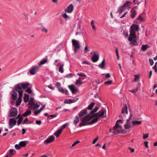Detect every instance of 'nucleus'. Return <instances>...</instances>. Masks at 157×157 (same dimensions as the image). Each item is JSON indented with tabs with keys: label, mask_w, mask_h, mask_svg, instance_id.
I'll use <instances>...</instances> for the list:
<instances>
[{
	"label": "nucleus",
	"mask_w": 157,
	"mask_h": 157,
	"mask_svg": "<svg viewBox=\"0 0 157 157\" xmlns=\"http://www.w3.org/2000/svg\"><path fill=\"white\" fill-rule=\"evenodd\" d=\"M29 84V83H19L15 86V91L18 92L19 95L21 96V95H22V89H25L28 86Z\"/></svg>",
	"instance_id": "f257e3e1"
},
{
	"label": "nucleus",
	"mask_w": 157,
	"mask_h": 157,
	"mask_svg": "<svg viewBox=\"0 0 157 157\" xmlns=\"http://www.w3.org/2000/svg\"><path fill=\"white\" fill-rule=\"evenodd\" d=\"M127 108L128 107L127 105L124 104V106L122 108L121 116L119 117H121L122 118L123 120H124L126 118V116L124 115V113H125V114L126 115L128 113Z\"/></svg>",
	"instance_id": "f03ea898"
},
{
	"label": "nucleus",
	"mask_w": 157,
	"mask_h": 157,
	"mask_svg": "<svg viewBox=\"0 0 157 157\" xmlns=\"http://www.w3.org/2000/svg\"><path fill=\"white\" fill-rule=\"evenodd\" d=\"M72 45L74 47V52L75 53L78 49L80 48V46L78 42L76 40L72 39Z\"/></svg>",
	"instance_id": "7ed1b4c3"
},
{
	"label": "nucleus",
	"mask_w": 157,
	"mask_h": 157,
	"mask_svg": "<svg viewBox=\"0 0 157 157\" xmlns=\"http://www.w3.org/2000/svg\"><path fill=\"white\" fill-rule=\"evenodd\" d=\"M106 111L104 108H102L101 110L98 113L93 114V116L97 117L99 118V117L103 116L104 115L105 113L106 112Z\"/></svg>",
	"instance_id": "20e7f679"
},
{
	"label": "nucleus",
	"mask_w": 157,
	"mask_h": 157,
	"mask_svg": "<svg viewBox=\"0 0 157 157\" xmlns=\"http://www.w3.org/2000/svg\"><path fill=\"white\" fill-rule=\"evenodd\" d=\"M90 114H87L83 117L81 119V121L82 122H87V121H89L91 119H92L93 117L94 116H93V114L91 115Z\"/></svg>",
	"instance_id": "39448f33"
},
{
	"label": "nucleus",
	"mask_w": 157,
	"mask_h": 157,
	"mask_svg": "<svg viewBox=\"0 0 157 157\" xmlns=\"http://www.w3.org/2000/svg\"><path fill=\"white\" fill-rule=\"evenodd\" d=\"M17 114V111L16 108H13L11 110L9 116L10 117H14L16 116Z\"/></svg>",
	"instance_id": "423d86ee"
},
{
	"label": "nucleus",
	"mask_w": 157,
	"mask_h": 157,
	"mask_svg": "<svg viewBox=\"0 0 157 157\" xmlns=\"http://www.w3.org/2000/svg\"><path fill=\"white\" fill-rule=\"evenodd\" d=\"M16 120L15 118H13L10 119L9 122V128H12L13 126L16 125Z\"/></svg>",
	"instance_id": "0eeeda50"
},
{
	"label": "nucleus",
	"mask_w": 157,
	"mask_h": 157,
	"mask_svg": "<svg viewBox=\"0 0 157 157\" xmlns=\"http://www.w3.org/2000/svg\"><path fill=\"white\" fill-rule=\"evenodd\" d=\"M55 140V137L53 135L49 136L44 141V143L48 144L53 142Z\"/></svg>",
	"instance_id": "6e6552de"
},
{
	"label": "nucleus",
	"mask_w": 157,
	"mask_h": 157,
	"mask_svg": "<svg viewBox=\"0 0 157 157\" xmlns=\"http://www.w3.org/2000/svg\"><path fill=\"white\" fill-rule=\"evenodd\" d=\"M132 116V114H130L129 118L127 120V122L126 124L124 125V128L125 129H128L131 127V122L130 121V119Z\"/></svg>",
	"instance_id": "1a4fd4ad"
},
{
	"label": "nucleus",
	"mask_w": 157,
	"mask_h": 157,
	"mask_svg": "<svg viewBox=\"0 0 157 157\" xmlns=\"http://www.w3.org/2000/svg\"><path fill=\"white\" fill-rule=\"evenodd\" d=\"M38 66H36L32 68L29 71L30 74L32 75H35L39 70Z\"/></svg>",
	"instance_id": "9d476101"
},
{
	"label": "nucleus",
	"mask_w": 157,
	"mask_h": 157,
	"mask_svg": "<svg viewBox=\"0 0 157 157\" xmlns=\"http://www.w3.org/2000/svg\"><path fill=\"white\" fill-rule=\"evenodd\" d=\"M136 38V32L135 31L131 30L130 31V36L128 38V40L131 41L133 39V38L135 39Z\"/></svg>",
	"instance_id": "9b49d317"
},
{
	"label": "nucleus",
	"mask_w": 157,
	"mask_h": 157,
	"mask_svg": "<svg viewBox=\"0 0 157 157\" xmlns=\"http://www.w3.org/2000/svg\"><path fill=\"white\" fill-rule=\"evenodd\" d=\"M99 55L97 53L94 52V55L91 57V59L93 62H97L99 59Z\"/></svg>",
	"instance_id": "f8f14e48"
},
{
	"label": "nucleus",
	"mask_w": 157,
	"mask_h": 157,
	"mask_svg": "<svg viewBox=\"0 0 157 157\" xmlns=\"http://www.w3.org/2000/svg\"><path fill=\"white\" fill-rule=\"evenodd\" d=\"M74 10V7L72 4L69 5L67 7V9L65 10V11L68 13H71Z\"/></svg>",
	"instance_id": "ddd939ff"
},
{
	"label": "nucleus",
	"mask_w": 157,
	"mask_h": 157,
	"mask_svg": "<svg viewBox=\"0 0 157 157\" xmlns=\"http://www.w3.org/2000/svg\"><path fill=\"white\" fill-rule=\"evenodd\" d=\"M34 100V98H31L29 99V108L30 109H32L33 108V106L34 105L35 103Z\"/></svg>",
	"instance_id": "4468645a"
},
{
	"label": "nucleus",
	"mask_w": 157,
	"mask_h": 157,
	"mask_svg": "<svg viewBox=\"0 0 157 157\" xmlns=\"http://www.w3.org/2000/svg\"><path fill=\"white\" fill-rule=\"evenodd\" d=\"M68 87L71 91L72 94H74L77 92V90L76 89L75 86L73 85L68 86Z\"/></svg>",
	"instance_id": "2eb2a0df"
},
{
	"label": "nucleus",
	"mask_w": 157,
	"mask_h": 157,
	"mask_svg": "<svg viewBox=\"0 0 157 157\" xmlns=\"http://www.w3.org/2000/svg\"><path fill=\"white\" fill-rule=\"evenodd\" d=\"M135 8L136 7L132 8L131 10V17L132 18H133L137 14L136 11L135 10Z\"/></svg>",
	"instance_id": "dca6fc26"
},
{
	"label": "nucleus",
	"mask_w": 157,
	"mask_h": 157,
	"mask_svg": "<svg viewBox=\"0 0 157 157\" xmlns=\"http://www.w3.org/2000/svg\"><path fill=\"white\" fill-rule=\"evenodd\" d=\"M131 30L135 31L136 32L138 30L139 27L137 25L133 24L131 26Z\"/></svg>",
	"instance_id": "f3484780"
},
{
	"label": "nucleus",
	"mask_w": 157,
	"mask_h": 157,
	"mask_svg": "<svg viewBox=\"0 0 157 157\" xmlns=\"http://www.w3.org/2000/svg\"><path fill=\"white\" fill-rule=\"evenodd\" d=\"M87 113L86 109L81 110L78 113V115L80 117H82Z\"/></svg>",
	"instance_id": "a211bd4d"
},
{
	"label": "nucleus",
	"mask_w": 157,
	"mask_h": 157,
	"mask_svg": "<svg viewBox=\"0 0 157 157\" xmlns=\"http://www.w3.org/2000/svg\"><path fill=\"white\" fill-rule=\"evenodd\" d=\"M78 99V98H77L74 99H69L68 100V102H66V101H67V99L65 100L64 103H65L70 104L71 103H74Z\"/></svg>",
	"instance_id": "6ab92c4d"
},
{
	"label": "nucleus",
	"mask_w": 157,
	"mask_h": 157,
	"mask_svg": "<svg viewBox=\"0 0 157 157\" xmlns=\"http://www.w3.org/2000/svg\"><path fill=\"white\" fill-rule=\"evenodd\" d=\"M19 97L18 98V99L16 101V105L17 106H18L19 105L20 103H21V98L22 97V95H21V96L20 95H19Z\"/></svg>",
	"instance_id": "aec40b11"
},
{
	"label": "nucleus",
	"mask_w": 157,
	"mask_h": 157,
	"mask_svg": "<svg viewBox=\"0 0 157 157\" xmlns=\"http://www.w3.org/2000/svg\"><path fill=\"white\" fill-rule=\"evenodd\" d=\"M12 92L13 94L12 95V98L14 101H15L16 100L17 98V94L14 90H13Z\"/></svg>",
	"instance_id": "412c9836"
},
{
	"label": "nucleus",
	"mask_w": 157,
	"mask_h": 157,
	"mask_svg": "<svg viewBox=\"0 0 157 157\" xmlns=\"http://www.w3.org/2000/svg\"><path fill=\"white\" fill-rule=\"evenodd\" d=\"M126 131L125 130H122L121 131L119 130H115L113 131L112 132L115 134H117L119 133H124L126 132Z\"/></svg>",
	"instance_id": "4be33fe9"
},
{
	"label": "nucleus",
	"mask_w": 157,
	"mask_h": 157,
	"mask_svg": "<svg viewBox=\"0 0 157 157\" xmlns=\"http://www.w3.org/2000/svg\"><path fill=\"white\" fill-rule=\"evenodd\" d=\"M62 130L63 129H62V128H60L54 133V135H55L57 137H58L59 136L60 134L62 132Z\"/></svg>",
	"instance_id": "5701e85b"
},
{
	"label": "nucleus",
	"mask_w": 157,
	"mask_h": 157,
	"mask_svg": "<svg viewBox=\"0 0 157 157\" xmlns=\"http://www.w3.org/2000/svg\"><path fill=\"white\" fill-rule=\"evenodd\" d=\"M105 59H104L101 63L99 64V67L102 69H104L105 68Z\"/></svg>",
	"instance_id": "b1692460"
},
{
	"label": "nucleus",
	"mask_w": 157,
	"mask_h": 157,
	"mask_svg": "<svg viewBox=\"0 0 157 157\" xmlns=\"http://www.w3.org/2000/svg\"><path fill=\"white\" fill-rule=\"evenodd\" d=\"M27 142V141H21L19 143V145L21 147H24L26 146Z\"/></svg>",
	"instance_id": "393cba45"
},
{
	"label": "nucleus",
	"mask_w": 157,
	"mask_h": 157,
	"mask_svg": "<svg viewBox=\"0 0 157 157\" xmlns=\"http://www.w3.org/2000/svg\"><path fill=\"white\" fill-rule=\"evenodd\" d=\"M129 41L130 42V44H132L133 46H135L137 44V42L136 41V38L135 39L133 38L132 40Z\"/></svg>",
	"instance_id": "a878e982"
},
{
	"label": "nucleus",
	"mask_w": 157,
	"mask_h": 157,
	"mask_svg": "<svg viewBox=\"0 0 157 157\" xmlns=\"http://www.w3.org/2000/svg\"><path fill=\"white\" fill-rule=\"evenodd\" d=\"M32 112L30 110H27L24 113L22 114V116L23 117H26L30 114Z\"/></svg>",
	"instance_id": "bb28decb"
},
{
	"label": "nucleus",
	"mask_w": 157,
	"mask_h": 157,
	"mask_svg": "<svg viewBox=\"0 0 157 157\" xmlns=\"http://www.w3.org/2000/svg\"><path fill=\"white\" fill-rule=\"evenodd\" d=\"M45 107V105H43L42 106V108H41L40 109H39L38 110L36 111H35L34 113L35 115H37L39 113H40V112L41 111L44 109Z\"/></svg>",
	"instance_id": "cd10ccee"
},
{
	"label": "nucleus",
	"mask_w": 157,
	"mask_h": 157,
	"mask_svg": "<svg viewBox=\"0 0 157 157\" xmlns=\"http://www.w3.org/2000/svg\"><path fill=\"white\" fill-rule=\"evenodd\" d=\"M29 95L28 94H25L24 97V100L25 102H27L29 99Z\"/></svg>",
	"instance_id": "c85d7f7f"
},
{
	"label": "nucleus",
	"mask_w": 157,
	"mask_h": 157,
	"mask_svg": "<svg viewBox=\"0 0 157 157\" xmlns=\"http://www.w3.org/2000/svg\"><path fill=\"white\" fill-rule=\"evenodd\" d=\"M124 9H125V8L123 7V6H121L118 9L117 13H119L121 14Z\"/></svg>",
	"instance_id": "c756f323"
},
{
	"label": "nucleus",
	"mask_w": 157,
	"mask_h": 157,
	"mask_svg": "<svg viewBox=\"0 0 157 157\" xmlns=\"http://www.w3.org/2000/svg\"><path fill=\"white\" fill-rule=\"evenodd\" d=\"M95 117V118L93 119L90 122H89V124H90V125L93 124L94 123H95L96 122L98 119L99 118L97 117Z\"/></svg>",
	"instance_id": "7c9ffc66"
},
{
	"label": "nucleus",
	"mask_w": 157,
	"mask_h": 157,
	"mask_svg": "<svg viewBox=\"0 0 157 157\" xmlns=\"http://www.w3.org/2000/svg\"><path fill=\"white\" fill-rule=\"evenodd\" d=\"M94 105L95 103H91L90 105H89L88 107L87 108V109L89 110H91L94 106Z\"/></svg>",
	"instance_id": "2f4dec72"
},
{
	"label": "nucleus",
	"mask_w": 157,
	"mask_h": 157,
	"mask_svg": "<svg viewBox=\"0 0 157 157\" xmlns=\"http://www.w3.org/2000/svg\"><path fill=\"white\" fill-rule=\"evenodd\" d=\"M131 2H130L127 1L122 6L123 7L125 8V9L126 7L129 6L131 5Z\"/></svg>",
	"instance_id": "473e14b6"
},
{
	"label": "nucleus",
	"mask_w": 157,
	"mask_h": 157,
	"mask_svg": "<svg viewBox=\"0 0 157 157\" xmlns=\"http://www.w3.org/2000/svg\"><path fill=\"white\" fill-rule=\"evenodd\" d=\"M90 124H89V122H82V123L79 124V127H81L82 126H85Z\"/></svg>",
	"instance_id": "72a5a7b5"
},
{
	"label": "nucleus",
	"mask_w": 157,
	"mask_h": 157,
	"mask_svg": "<svg viewBox=\"0 0 157 157\" xmlns=\"http://www.w3.org/2000/svg\"><path fill=\"white\" fill-rule=\"evenodd\" d=\"M47 61V59H42L40 63L39 64V66H41V65H43L45 63H46Z\"/></svg>",
	"instance_id": "f704fd0d"
},
{
	"label": "nucleus",
	"mask_w": 157,
	"mask_h": 157,
	"mask_svg": "<svg viewBox=\"0 0 157 157\" xmlns=\"http://www.w3.org/2000/svg\"><path fill=\"white\" fill-rule=\"evenodd\" d=\"M141 123V121H132V124L133 125H139Z\"/></svg>",
	"instance_id": "c9c22d12"
},
{
	"label": "nucleus",
	"mask_w": 157,
	"mask_h": 157,
	"mask_svg": "<svg viewBox=\"0 0 157 157\" xmlns=\"http://www.w3.org/2000/svg\"><path fill=\"white\" fill-rule=\"evenodd\" d=\"M63 64H60L59 68V71L62 73L63 72Z\"/></svg>",
	"instance_id": "e433bc0d"
},
{
	"label": "nucleus",
	"mask_w": 157,
	"mask_h": 157,
	"mask_svg": "<svg viewBox=\"0 0 157 157\" xmlns=\"http://www.w3.org/2000/svg\"><path fill=\"white\" fill-rule=\"evenodd\" d=\"M140 86V84H138L137 86L134 89L130 91V92L132 93H136L138 90L139 87Z\"/></svg>",
	"instance_id": "4c0bfd02"
},
{
	"label": "nucleus",
	"mask_w": 157,
	"mask_h": 157,
	"mask_svg": "<svg viewBox=\"0 0 157 157\" xmlns=\"http://www.w3.org/2000/svg\"><path fill=\"white\" fill-rule=\"evenodd\" d=\"M79 121V118L78 116H76L75 118V120L74 121V123L76 125Z\"/></svg>",
	"instance_id": "58836bf2"
},
{
	"label": "nucleus",
	"mask_w": 157,
	"mask_h": 157,
	"mask_svg": "<svg viewBox=\"0 0 157 157\" xmlns=\"http://www.w3.org/2000/svg\"><path fill=\"white\" fill-rule=\"evenodd\" d=\"M98 109L99 107H95V108L94 109L90 112V113L92 114H94L93 113L96 112Z\"/></svg>",
	"instance_id": "ea45409f"
},
{
	"label": "nucleus",
	"mask_w": 157,
	"mask_h": 157,
	"mask_svg": "<svg viewBox=\"0 0 157 157\" xmlns=\"http://www.w3.org/2000/svg\"><path fill=\"white\" fill-rule=\"evenodd\" d=\"M148 47V46L147 45H142L141 47V50L143 51H146Z\"/></svg>",
	"instance_id": "a19ab883"
},
{
	"label": "nucleus",
	"mask_w": 157,
	"mask_h": 157,
	"mask_svg": "<svg viewBox=\"0 0 157 157\" xmlns=\"http://www.w3.org/2000/svg\"><path fill=\"white\" fill-rule=\"evenodd\" d=\"M117 123L118 122H116L115 126H114L112 130H113V131L115 130H118L117 129V128H118V127H119V125L117 124Z\"/></svg>",
	"instance_id": "79ce46f5"
},
{
	"label": "nucleus",
	"mask_w": 157,
	"mask_h": 157,
	"mask_svg": "<svg viewBox=\"0 0 157 157\" xmlns=\"http://www.w3.org/2000/svg\"><path fill=\"white\" fill-rule=\"evenodd\" d=\"M77 75H78L80 76L83 77L84 78H82V79H84L87 77L83 73H78Z\"/></svg>",
	"instance_id": "37998d69"
},
{
	"label": "nucleus",
	"mask_w": 157,
	"mask_h": 157,
	"mask_svg": "<svg viewBox=\"0 0 157 157\" xmlns=\"http://www.w3.org/2000/svg\"><path fill=\"white\" fill-rule=\"evenodd\" d=\"M10 156H11L13 155H14L15 154V151L13 149H10Z\"/></svg>",
	"instance_id": "c03bdc74"
},
{
	"label": "nucleus",
	"mask_w": 157,
	"mask_h": 157,
	"mask_svg": "<svg viewBox=\"0 0 157 157\" xmlns=\"http://www.w3.org/2000/svg\"><path fill=\"white\" fill-rule=\"evenodd\" d=\"M56 116L57 115L55 114L49 115V116H48V118L47 120H48V119H51V118H50V117H51L52 118H53L56 117Z\"/></svg>",
	"instance_id": "a18cd8bd"
},
{
	"label": "nucleus",
	"mask_w": 157,
	"mask_h": 157,
	"mask_svg": "<svg viewBox=\"0 0 157 157\" xmlns=\"http://www.w3.org/2000/svg\"><path fill=\"white\" fill-rule=\"evenodd\" d=\"M25 91L29 93V94H31L32 93V90L29 87L27 88L25 90Z\"/></svg>",
	"instance_id": "49530a36"
},
{
	"label": "nucleus",
	"mask_w": 157,
	"mask_h": 157,
	"mask_svg": "<svg viewBox=\"0 0 157 157\" xmlns=\"http://www.w3.org/2000/svg\"><path fill=\"white\" fill-rule=\"evenodd\" d=\"M112 80H109L105 81L104 82V83L106 85H110L112 84Z\"/></svg>",
	"instance_id": "de8ad7c7"
},
{
	"label": "nucleus",
	"mask_w": 157,
	"mask_h": 157,
	"mask_svg": "<svg viewBox=\"0 0 157 157\" xmlns=\"http://www.w3.org/2000/svg\"><path fill=\"white\" fill-rule=\"evenodd\" d=\"M137 19L141 21H144V19L141 17V15H139Z\"/></svg>",
	"instance_id": "09e8293b"
},
{
	"label": "nucleus",
	"mask_w": 157,
	"mask_h": 157,
	"mask_svg": "<svg viewBox=\"0 0 157 157\" xmlns=\"http://www.w3.org/2000/svg\"><path fill=\"white\" fill-rule=\"evenodd\" d=\"M58 88L60 92L62 93H64V90L62 87H58Z\"/></svg>",
	"instance_id": "8fccbe9b"
},
{
	"label": "nucleus",
	"mask_w": 157,
	"mask_h": 157,
	"mask_svg": "<svg viewBox=\"0 0 157 157\" xmlns=\"http://www.w3.org/2000/svg\"><path fill=\"white\" fill-rule=\"evenodd\" d=\"M23 120L22 118L20 119H18V120L17 121V124L18 125H20L21 124V123L22 121Z\"/></svg>",
	"instance_id": "3c124183"
},
{
	"label": "nucleus",
	"mask_w": 157,
	"mask_h": 157,
	"mask_svg": "<svg viewBox=\"0 0 157 157\" xmlns=\"http://www.w3.org/2000/svg\"><path fill=\"white\" fill-rule=\"evenodd\" d=\"M82 82L81 81V79L80 78H79L78 79L76 80V82H75L76 84H78V83H81Z\"/></svg>",
	"instance_id": "603ef678"
},
{
	"label": "nucleus",
	"mask_w": 157,
	"mask_h": 157,
	"mask_svg": "<svg viewBox=\"0 0 157 157\" xmlns=\"http://www.w3.org/2000/svg\"><path fill=\"white\" fill-rule=\"evenodd\" d=\"M98 136H97V137H96V138H95L93 140V142H92V144H95L96 143L97 141L98 140Z\"/></svg>",
	"instance_id": "864d4df0"
},
{
	"label": "nucleus",
	"mask_w": 157,
	"mask_h": 157,
	"mask_svg": "<svg viewBox=\"0 0 157 157\" xmlns=\"http://www.w3.org/2000/svg\"><path fill=\"white\" fill-rule=\"evenodd\" d=\"M80 142L79 141H76L71 146V147H73L74 146H75L76 144H78Z\"/></svg>",
	"instance_id": "5fc2aeb1"
},
{
	"label": "nucleus",
	"mask_w": 157,
	"mask_h": 157,
	"mask_svg": "<svg viewBox=\"0 0 157 157\" xmlns=\"http://www.w3.org/2000/svg\"><path fill=\"white\" fill-rule=\"evenodd\" d=\"M148 134H144L143 136V138L144 139H145L148 137Z\"/></svg>",
	"instance_id": "6e6d98bb"
},
{
	"label": "nucleus",
	"mask_w": 157,
	"mask_h": 157,
	"mask_svg": "<svg viewBox=\"0 0 157 157\" xmlns=\"http://www.w3.org/2000/svg\"><path fill=\"white\" fill-rule=\"evenodd\" d=\"M139 76L138 75H135V78L134 79V81H136L139 78Z\"/></svg>",
	"instance_id": "4d7b16f0"
},
{
	"label": "nucleus",
	"mask_w": 157,
	"mask_h": 157,
	"mask_svg": "<svg viewBox=\"0 0 157 157\" xmlns=\"http://www.w3.org/2000/svg\"><path fill=\"white\" fill-rule=\"evenodd\" d=\"M33 106L34 107H33L32 108V109H35L36 108L38 109L40 107V105H38L37 104H36L35 105H34Z\"/></svg>",
	"instance_id": "13d9d810"
},
{
	"label": "nucleus",
	"mask_w": 157,
	"mask_h": 157,
	"mask_svg": "<svg viewBox=\"0 0 157 157\" xmlns=\"http://www.w3.org/2000/svg\"><path fill=\"white\" fill-rule=\"evenodd\" d=\"M21 118L23 119L22 116V115L21 116L20 114H19L17 115V116L16 117V118H15V119L16 120V119H21Z\"/></svg>",
	"instance_id": "bf43d9fd"
},
{
	"label": "nucleus",
	"mask_w": 157,
	"mask_h": 157,
	"mask_svg": "<svg viewBox=\"0 0 157 157\" xmlns=\"http://www.w3.org/2000/svg\"><path fill=\"white\" fill-rule=\"evenodd\" d=\"M72 74L71 73V74H67L66 75V78H71V77L72 76Z\"/></svg>",
	"instance_id": "052dcab7"
},
{
	"label": "nucleus",
	"mask_w": 157,
	"mask_h": 157,
	"mask_svg": "<svg viewBox=\"0 0 157 157\" xmlns=\"http://www.w3.org/2000/svg\"><path fill=\"white\" fill-rule=\"evenodd\" d=\"M149 61L151 65L152 66L154 63L153 60L151 59H149Z\"/></svg>",
	"instance_id": "680f3d73"
},
{
	"label": "nucleus",
	"mask_w": 157,
	"mask_h": 157,
	"mask_svg": "<svg viewBox=\"0 0 157 157\" xmlns=\"http://www.w3.org/2000/svg\"><path fill=\"white\" fill-rule=\"evenodd\" d=\"M42 31L45 32V33H47L48 32L47 29L44 27H43L42 28Z\"/></svg>",
	"instance_id": "e2e57ef3"
},
{
	"label": "nucleus",
	"mask_w": 157,
	"mask_h": 157,
	"mask_svg": "<svg viewBox=\"0 0 157 157\" xmlns=\"http://www.w3.org/2000/svg\"><path fill=\"white\" fill-rule=\"evenodd\" d=\"M20 146L19 145V144L18 145V144H17L15 145V147L16 149H17V150H18L20 149Z\"/></svg>",
	"instance_id": "0e129e2a"
},
{
	"label": "nucleus",
	"mask_w": 157,
	"mask_h": 157,
	"mask_svg": "<svg viewBox=\"0 0 157 157\" xmlns=\"http://www.w3.org/2000/svg\"><path fill=\"white\" fill-rule=\"evenodd\" d=\"M41 121H36V124L40 125L41 124Z\"/></svg>",
	"instance_id": "69168bd1"
},
{
	"label": "nucleus",
	"mask_w": 157,
	"mask_h": 157,
	"mask_svg": "<svg viewBox=\"0 0 157 157\" xmlns=\"http://www.w3.org/2000/svg\"><path fill=\"white\" fill-rule=\"evenodd\" d=\"M63 17L64 18H69V17L66 13L63 14Z\"/></svg>",
	"instance_id": "338daca9"
},
{
	"label": "nucleus",
	"mask_w": 157,
	"mask_h": 157,
	"mask_svg": "<svg viewBox=\"0 0 157 157\" xmlns=\"http://www.w3.org/2000/svg\"><path fill=\"white\" fill-rule=\"evenodd\" d=\"M144 144L145 147L147 148H148V142L147 141L144 142Z\"/></svg>",
	"instance_id": "774afa93"
}]
</instances>
